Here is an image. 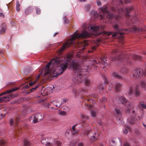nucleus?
Wrapping results in <instances>:
<instances>
[{
  "mask_svg": "<svg viewBox=\"0 0 146 146\" xmlns=\"http://www.w3.org/2000/svg\"><path fill=\"white\" fill-rule=\"evenodd\" d=\"M124 146H131L129 144L127 143H125Z\"/></svg>",
  "mask_w": 146,
  "mask_h": 146,
  "instance_id": "5fc2aeb1",
  "label": "nucleus"
},
{
  "mask_svg": "<svg viewBox=\"0 0 146 146\" xmlns=\"http://www.w3.org/2000/svg\"><path fill=\"white\" fill-rule=\"evenodd\" d=\"M78 146H83V145L82 143H80L78 144Z\"/></svg>",
  "mask_w": 146,
  "mask_h": 146,
  "instance_id": "603ef678",
  "label": "nucleus"
},
{
  "mask_svg": "<svg viewBox=\"0 0 146 146\" xmlns=\"http://www.w3.org/2000/svg\"><path fill=\"white\" fill-rule=\"evenodd\" d=\"M131 0H119L118 3L119 4H123L122 1H124V3H128L131 2Z\"/></svg>",
  "mask_w": 146,
  "mask_h": 146,
  "instance_id": "b1692460",
  "label": "nucleus"
},
{
  "mask_svg": "<svg viewBox=\"0 0 146 146\" xmlns=\"http://www.w3.org/2000/svg\"><path fill=\"white\" fill-rule=\"evenodd\" d=\"M24 143L25 146H30V143L29 141L27 139H25L24 141Z\"/></svg>",
  "mask_w": 146,
  "mask_h": 146,
  "instance_id": "c85d7f7f",
  "label": "nucleus"
},
{
  "mask_svg": "<svg viewBox=\"0 0 146 146\" xmlns=\"http://www.w3.org/2000/svg\"><path fill=\"white\" fill-rule=\"evenodd\" d=\"M58 113L60 115L64 116L66 115V112L64 111L59 110L58 111Z\"/></svg>",
  "mask_w": 146,
  "mask_h": 146,
  "instance_id": "7c9ffc66",
  "label": "nucleus"
},
{
  "mask_svg": "<svg viewBox=\"0 0 146 146\" xmlns=\"http://www.w3.org/2000/svg\"><path fill=\"white\" fill-rule=\"evenodd\" d=\"M73 56L72 54H68L62 58L52 60L42 70L44 75L48 74L50 77L54 78L60 74L67 68L68 62L72 59Z\"/></svg>",
  "mask_w": 146,
  "mask_h": 146,
  "instance_id": "f03ea898",
  "label": "nucleus"
},
{
  "mask_svg": "<svg viewBox=\"0 0 146 146\" xmlns=\"http://www.w3.org/2000/svg\"><path fill=\"white\" fill-rule=\"evenodd\" d=\"M128 121L130 123L133 124L136 123L137 119L136 117H131L128 118Z\"/></svg>",
  "mask_w": 146,
  "mask_h": 146,
  "instance_id": "2eb2a0df",
  "label": "nucleus"
},
{
  "mask_svg": "<svg viewBox=\"0 0 146 146\" xmlns=\"http://www.w3.org/2000/svg\"><path fill=\"white\" fill-rule=\"evenodd\" d=\"M118 51L117 50V49H115L113 50V52L114 53H117Z\"/></svg>",
  "mask_w": 146,
  "mask_h": 146,
  "instance_id": "864d4df0",
  "label": "nucleus"
},
{
  "mask_svg": "<svg viewBox=\"0 0 146 146\" xmlns=\"http://www.w3.org/2000/svg\"><path fill=\"white\" fill-rule=\"evenodd\" d=\"M99 135L98 133H94L93 135L91 136L90 138L92 140L95 141L98 138Z\"/></svg>",
  "mask_w": 146,
  "mask_h": 146,
  "instance_id": "aec40b11",
  "label": "nucleus"
},
{
  "mask_svg": "<svg viewBox=\"0 0 146 146\" xmlns=\"http://www.w3.org/2000/svg\"><path fill=\"white\" fill-rule=\"evenodd\" d=\"M71 92L74 95L75 98H77L78 96L81 97L82 96L85 95L87 91L84 88L80 89L78 91L77 89L74 88L72 89Z\"/></svg>",
  "mask_w": 146,
  "mask_h": 146,
  "instance_id": "9b49d317",
  "label": "nucleus"
},
{
  "mask_svg": "<svg viewBox=\"0 0 146 146\" xmlns=\"http://www.w3.org/2000/svg\"><path fill=\"white\" fill-rule=\"evenodd\" d=\"M98 10L99 13H98L96 11H93L90 12L91 15L100 20L104 19L105 17L109 20H112L113 19V15L107 10L106 6H104L98 8Z\"/></svg>",
  "mask_w": 146,
  "mask_h": 146,
  "instance_id": "20e7f679",
  "label": "nucleus"
},
{
  "mask_svg": "<svg viewBox=\"0 0 146 146\" xmlns=\"http://www.w3.org/2000/svg\"><path fill=\"white\" fill-rule=\"evenodd\" d=\"M133 58L134 60H141V59L142 57L139 55L135 54L133 56Z\"/></svg>",
  "mask_w": 146,
  "mask_h": 146,
  "instance_id": "a878e982",
  "label": "nucleus"
},
{
  "mask_svg": "<svg viewBox=\"0 0 146 146\" xmlns=\"http://www.w3.org/2000/svg\"><path fill=\"white\" fill-rule=\"evenodd\" d=\"M112 34V33L111 32H108L107 33V35H110Z\"/></svg>",
  "mask_w": 146,
  "mask_h": 146,
  "instance_id": "3c124183",
  "label": "nucleus"
},
{
  "mask_svg": "<svg viewBox=\"0 0 146 146\" xmlns=\"http://www.w3.org/2000/svg\"><path fill=\"white\" fill-rule=\"evenodd\" d=\"M5 142L3 140H0V146H5Z\"/></svg>",
  "mask_w": 146,
  "mask_h": 146,
  "instance_id": "f704fd0d",
  "label": "nucleus"
},
{
  "mask_svg": "<svg viewBox=\"0 0 146 146\" xmlns=\"http://www.w3.org/2000/svg\"><path fill=\"white\" fill-rule=\"evenodd\" d=\"M91 7V5L89 4H87L85 6V8L86 10H89Z\"/></svg>",
  "mask_w": 146,
  "mask_h": 146,
  "instance_id": "4c0bfd02",
  "label": "nucleus"
},
{
  "mask_svg": "<svg viewBox=\"0 0 146 146\" xmlns=\"http://www.w3.org/2000/svg\"><path fill=\"white\" fill-rule=\"evenodd\" d=\"M23 87L25 88H27L29 87V86L27 85H25Z\"/></svg>",
  "mask_w": 146,
  "mask_h": 146,
  "instance_id": "6e6d98bb",
  "label": "nucleus"
},
{
  "mask_svg": "<svg viewBox=\"0 0 146 146\" xmlns=\"http://www.w3.org/2000/svg\"><path fill=\"white\" fill-rule=\"evenodd\" d=\"M51 103L58 108L60 107L62 104V102L58 100L53 101L51 102Z\"/></svg>",
  "mask_w": 146,
  "mask_h": 146,
  "instance_id": "dca6fc26",
  "label": "nucleus"
},
{
  "mask_svg": "<svg viewBox=\"0 0 146 146\" xmlns=\"http://www.w3.org/2000/svg\"><path fill=\"white\" fill-rule=\"evenodd\" d=\"M143 125L144 127L146 129V125L144 124L143 123Z\"/></svg>",
  "mask_w": 146,
  "mask_h": 146,
  "instance_id": "e2e57ef3",
  "label": "nucleus"
},
{
  "mask_svg": "<svg viewBox=\"0 0 146 146\" xmlns=\"http://www.w3.org/2000/svg\"><path fill=\"white\" fill-rule=\"evenodd\" d=\"M19 121L17 119H16L15 121L13 119H11L10 120L9 124L11 126L13 125L17 126L19 127V125L17 124V122Z\"/></svg>",
  "mask_w": 146,
  "mask_h": 146,
  "instance_id": "f3484780",
  "label": "nucleus"
},
{
  "mask_svg": "<svg viewBox=\"0 0 146 146\" xmlns=\"http://www.w3.org/2000/svg\"><path fill=\"white\" fill-rule=\"evenodd\" d=\"M77 125V124H76L72 127V129L73 131L74 132V134L77 133L78 132V131H76L75 129V127Z\"/></svg>",
  "mask_w": 146,
  "mask_h": 146,
  "instance_id": "e433bc0d",
  "label": "nucleus"
},
{
  "mask_svg": "<svg viewBox=\"0 0 146 146\" xmlns=\"http://www.w3.org/2000/svg\"><path fill=\"white\" fill-rule=\"evenodd\" d=\"M101 61L102 62H101L100 61H99V63L102 64L105 66H106L107 65V63L105 62V61H107L106 60L104 59V58H101Z\"/></svg>",
  "mask_w": 146,
  "mask_h": 146,
  "instance_id": "393cba45",
  "label": "nucleus"
},
{
  "mask_svg": "<svg viewBox=\"0 0 146 146\" xmlns=\"http://www.w3.org/2000/svg\"><path fill=\"white\" fill-rule=\"evenodd\" d=\"M111 75L112 76L117 79H121L122 78V76L119 75L116 72H113L111 73Z\"/></svg>",
  "mask_w": 146,
  "mask_h": 146,
  "instance_id": "6ab92c4d",
  "label": "nucleus"
},
{
  "mask_svg": "<svg viewBox=\"0 0 146 146\" xmlns=\"http://www.w3.org/2000/svg\"><path fill=\"white\" fill-rule=\"evenodd\" d=\"M137 30L139 31H143V29L141 28H137L136 27H134L132 29L129 30V31L130 32H136Z\"/></svg>",
  "mask_w": 146,
  "mask_h": 146,
  "instance_id": "412c9836",
  "label": "nucleus"
},
{
  "mask_svg": "<svg viewBox=\"0 0 146 146\" xmlns=\"http://www.w3.org/2000/svg\"><path fill=\"white\" fill-rule=\"evenodd\" d=\"M83 27L84 30L80 34L77 33V32H75L72 35L70 36L67 41L64 43L60 49V52L70 45L74 44L75 40L76 39L88 37L90 36V35H98L102 34L99 31L103 29L102 27L95 25L91 26L86 24L83 25Z\"/></svg>",
  "mask_w": 146,
  "mask_h": 146,
  "instance_id": "7ed1b4c3",
  "label": "nucleus"
},
{
  "mask_svg": "<svg viewBox=\"0 0 146 146\" xmlns=\"http://www.w3.org/2000/svg\"><path fill=\"white\" fill-rule=\"evenodd\" d=\"M100 146H104V145L103 144H101L100 145Z\"/></svg>",
  "mask_w": 146,
  "mask_h": 146,
  "instance_id": "774afa93",
  "label": "nucleus"
},
{
  "mask_svg": "<svg viewBox=\"0 0 146 146\" xmlns=\"http://www.w3.org/2000/svg\"><path fill=\"white\" fill-rule=\"evenodd\" d=\"M63 19L64 21V24H67L68 23L69 20L66 17H64L63 18Z\"/></svg>",
  "mask_w": 146,
  "mask_h": 146,
  "instance_id": "58836bf2",
  "label": "nucleus"
},
{
  "mask_svg": "<svg viewBox=\"0 0 146 146\" xmlns=\"http://www.w3.org/2000/svg\"><path fill=\"white\" fill-rule=\"evenodd\" d=\"M86 0H79V1L80 2H84L86 1Z\"/></svg>",
  "mask_w": 146,
  "mask_h": 146,
  "instance_id": "0e129e2a",
  "label": "nucleus"
},
{
  "mask_svg": "<svg viewBox=\"0 0 146 146\" xmlns=\"http://www.w3.org/2000/svg\"><path fill=\"white\" fill-rule=\"evenodd\" d=\"M113 86L115 91H117L120 90L121 86V84L118 82H116L113 84H111L110 85L108 88L109 90H111V88L113 87Z\"/></svg>",
  "mask_w": 146,
  "mask_h": 146,
  "instance_id": "ddd939ff",
  "label": "nucleus"
},
{
  "mask_svg": "<svg viewBox=\"0 0 146 146\" xmlns=\"http://www.w3.org/2000/svg\"><path fill=\"white\" fill-rule=\"evenodd\" d=\"M0 32L1 33H5L7 30L6 25L5 24L3 23L1 26Z\"/></svg>",
  "mask_w": 146,
  "mask_h": 146,
  "instance_id": "a211bd4d",
  "label": "nucleus"
},
{
  "mask_svg": "<svg viewBox=\"0 0 146 146\" xmlns=\"http://www.w3.org/2000/svg\"><path fill=\"white\" fill-rule=\"evenodd\" d=\"M1 117H3L5 115V114H4V115H3V114H1Z\"/></svg>",
  "mask_w": 146,
  "mask_h": 146,
  "instance_id": "13d9d810",
  "label": "nucleus"
},
{
  "mask_svg": "<svg viewBox=\"0 0 146 146\" xmlns=\"http://www.w3.org/2000/svg\"><path fill=\"white\" fill-rule=\"evenodd\" d=\"M144 115V113L143 112H142L141 115L139 116L138 117L139 119L140 120V119H142Z\"/></svg>",
  "mask_w": 146,
  "mask_h": 146,
  "instance_id": "79ce46f5",
  "label": "nucleus"
},
{
  "mask_svg": "<svg viewBox=\"0 0 146 146\" xmlns=\"http://www.w3.org/2000/svg\"><path fill=\"white\" fill-rule=\"evenodd\" d=\"M20 5L19 4V3L18 1H17V5H16V10L17 11H20Z\"/></svg>",
  "mask_w": 146,
  "mask_h": 146,
  "instance_id": "72a5a7b5",
  "label": "nucleus"
},
{
  "mask_svg": "<svg viewBox=\"0 0 146 146\" xmlns=\"http://www.w3.org/2000/svg\"><path fill=\"white\" fill-rule=\"evenodd\" d=\"M96 3L98 6H99L101 5V3L99 0H96Z\"/></svg>",
  "mask_w": 146,
  "mask_h": 146,
  "instance_id": "49530a36",
  "label": "nucleus"
},
{
  "mask_svg": "<svg viewBox=\"0 0 146 146\" xmlns=\"http://www.w3.org/2000/svg\"><path fill=\"white\" fill-rule=\"evenodd\" d=\"M38 86V85H36V86H34V87H33L31 89V91H33L34 90H35L36 88H37Z\"/></svg>",
  "mask_w": 146,
  "mask_h": 146,
  "instance_id": "c03bdc74",
  "label": "nucleus"
},
{
  "mask_svg": "<svg viewBox=\"0 0 146 146\" xmlns=\"http://www.w3.org/2000/svg\"><path fill=\"white\" fill-rule=\"evenodd\" d=\"M48 138L43 139L41 140V143L46 146H54L55 145L60 146L61 145V143L58 141H55L54 140H52L50 142L48 141Z\"/></svg>",
  "mask_w": 146,
  "mask_h": 146,
  "instance_id": "9d476101",
  "label": "nucleus"
},
{
  "mask_svg": "<svg viewBox=\"0 0 146 146\" xmlns=\"http://www.w3.org/2000/svg\"><path fill=\"white\" fill-rule=\"evenodd\" d=\"M3 15V14L2 13H0V17H1Z\"/></svg>",
  "mask_w": 146,
  "mask_h": 146,
  "instance_id": "338daca9",
  "label": "nucleus"
},
{
  "mask_svg": "<svg viewBox=\"0 0 146 146\" xmlns=\"http://www.w3.org/2000/svg\"><path fill=\"white\" fill-rule=\"evenodd\" d=\"M19 89V87L14 88L12 89L9 90L4 92L0 94V96L6 94L14 92ZM13 97L12 95H10L7 96H4L3 97H0V102H6L9 101L10 99Z\"/></svg>",
  "mask_w": 146,
  "mask_h": 146,
  "instance_id": "0eeeda50",
  "label": "nucleus"
},
{
  "mask_svg": "<svg viewBox=\"0 0 146 146\" xmlns=\"http://www.w3.org/2000/svg\"><path fill=\"white\" fill-rule=\"evenodd\" d=\"M58 33H55L53 35L54 36H55Z\"/></svg>",
  "mask_w": 146,
  "mask_h": 146,
  "instance_id": "680f3d73",
  "label": "nucleus"
},
{
  "mask_svg": "<svg viewBox=\"0 0 146 146\" xmlns=\"http://www.w3.org/2000/svg\"><path fill=\"white\" fill-rule=\"evenodd\" d=\"M35 8L36 9V13L37 14H39L40 13V9L38 8H37L36 7H35Z\"/></svg>",
  "mask_w": 146,
  "mask_h": 146,
  "instance_id": "37998d69",
  "label": "nucleus"
},
{
  "mask_svg": "<svg viewBox=\"0 0 146 146\" xmlns=\"http://www.w3.org/2000/svg\"><path fill=\"white\" fill-rule=\"evenodd\" d=\"M141 88H144L146 90V81L144 80L141 81L139 84L134 87L133 86H129V93L130 95H133L136 97L139 96L140 92L139 90Z\"/></svg>",
  "mask_w": 146,
  "mask_h": 146,
  "instance_id": "39448f33",
  "label": "nucleus"
},
{
  "mask_svg": "<svg viewBox=\"0 0 146 146\" xmlns=\"http://www.w3.org/2000/svg\"><path fill=\"white\" fill-rule=\"evenodd\" d=\"M85 83L86 85V88H88V90L90 88H88L90 87V80L88 79H85Z\"/></svg>",
  "mask_w": 146,
  "mask_h": 146,
  "instance_id": "5701e85b",
  "label": "nucleus"
},
{
  "mask_svg": "<svg viewBox=\"0 0 146 146\" xmlns=\"http://www.w3.org/2000/svg\"><path fill=\"white\" fill-rule=\"evenodd\" d=\"M117 120L118 123L122 125L124 124V122L123 121L122 119H117Z\"/></svg>",
  "mask_w": 146,
  "mask_h": 146,
  "instance_id": "2f4dec72",
  "label": "nucleus"
},
{
  "mask_svg": "<svg viewBox=\"0 0 146 146\" xmlns=\"http://www.w3.org/2000/svg\"><path fill=\"white\" fill-rule=\"evenodd\" d=\"M98 88L99 90V91L100 92L101 91V90H102L103 89V87L102 86V85H98Z\"/></svg>",
  "mask_w": 146,
  "mask_h": 146,
  "instance_id": "ea45409f",
  "label": "nucleus"
},
{
  "mask_svg": "<svg viewBox=\"0 0 146 146\" xmlns=\"http://www.w3.org/2000/svg\"><path fill=\"white\" fill-rule=\"evenodd\" d=\"M112 26L113 29L116 32L112 35V36H117L118 34L120 35H121L124 33H127L126 31H128L127 29H122L121 27V25L120 23L118 21H116L112 24Z\"/></svg>",
  "mask_w": 146,
  "mask_h": 146,
  "instance_id": "423d86ee",
  "label": "nucleus"
},
{
  "mask_svg": "<svg viewBox=\"0 0 146 146\" xmlns=\"http://www.w3.org/2000/svg\"><path fill=\"white\" fill-rule=\"evenodd\" d=\"M88 45V43H87V42H85L83 43H79L78 45L80 46H83V47H84V46H87Z\"/></svg>",
  "mask_w": 146,
  "mask_h": 146,
  "instance_id": "473e14b6",
  "label": "nucleus"
},
{
  "mask_svg": "<svg viewBox=\"0 0 146 146\" xmlns=\"http://www.w3.org/2000/svg\"><path fill=\"white\" fill-rule=\"evenodd\" d=\"M119 100L123 106L128 108L129 109H131V108H133V105L130 104V102L124 96L120 97L119 98Z\"/></svg>",
  "mask_w": 146,
  "mask_h": 146,
  "instance_id": "f8f14e48",
  "label": "nucleus"
},
{
  "mask_svg": "<svg viewBox=\"0 0 146 146\" xmlns=\"http://www.w3.org/2000/svg\"><path fill=\"white\" fill-rule=\"evenodd\" d=\"M106 100V98H103V101H105Z\"/></svg>",
  "mask_w": 146,
  "mask_h": 146,
  "instance_id": "052dcab7",
  "label": "nucleus"
},
{
  "mask_svg": "<svg viewBox=\"0 0 146 146\" xmlns=\"http://www.w3.org/2000/svg\"><path fill=\"white\" fill-rule=\"evenodd\" d=\"M138 108H133V109L131 112L132 114L133 115H137V113Z\"/></svg>",
  "mask_w": 146,
  "mask_h": 146,
  "instance_id": "cd10ccee",
  "label": "nucleus"
},
{
  "mask_svg": "<svg viewBox=\"0 0 146 146\" xmlns=\"http://www.w3.org/2000/svg\"><path fill=\"white\" fill-rule=\"evenodd\" d=\"M145 69V71L143 72L141 68H139L133 70L132 72V76L131 77L134 79H139L143 75H146V65L144 66Z\"/></svg>",
  "mask_w": 146,
  "mask_h": 146,
  "instance_id": "6e6552de",
  "label": "nucleus"
},
{
  "mask_svg": "<svg viewBox=\"0 0 146 146\" xmlns=\"http://www.w3.org/2000/svg\"><path fill=\"white\" fill-rule=\"evenodd\" d=\"M117 59H119L120 62L122 63L123 64V62L126 60V59L122 58V57L121 56L118 57V58H117Z\"/></svg>",
  "mask_w": 146,
  "mask_h": 146,
  "instance_id": "bb28decb",
  "label": "nucleus"
},
{
  "mask_svg": "<svg viewBox=\"0 0 146 146\" xmlns=\"http://www.w3.org/2000/svg\"><path fill=\"white\" fill-rule=\"evenodd\" d=\"M32 117H33V121L35 123L42 120L43 118V116L39 113L36 114L35 115H33Z\"/></svg>",
  "mask_w": 146,
  "mask_h": 146,
  "instance_id": "4468645a",
  "label": "nucleus"
},
{
  "mask_svg": "<svg viewBox=\"0 0 146 146\" xmlns=\"http://www.w3.org/2000/svg\"><path fill=\"white\" fill-rule=\"evenodd\" d=\"M121 73L125 74L127 72V69L125 68H122L121 70Z\"/></svg>",
  "mask_w": 146,
  "mask_h": 146,
  "instance_id": "a19ab883",
  "label": "nucleus"
},
{
  "mask_svg": "<svg viewBox=\"0 0 146 146\" xmlns=\"http://www.w3.org/2000/svg\"><path fill=\"white\" fill-rule=\"evenodd\" d=\"M140 104H141V106L142 107H143V108L146 109V104H145L141 103V102H140Z\"/></svg>",
  "mask_w": 146,
  "mask_h": 146,
  "instance_id": "de8ad7c7",
  "label": "nucleus"
},
{
  "mask_svg": "<svg viewBox=\"0 0 146 146\" xmlns=\"http://www.w3.org/2000/svg\"><path fill=\"white\" fill-rule=\"evenodd\" d=\"M92 49L93 50H95L96 49V46H95L93 47H92Z\"/></svg>",
  "mask_w": 146,
  "mask_h": 146,
  "instance_id": "bf43d9fd",
  "label": "nucleus"
},
{
  "mask_svg": "<svg viewBox=\"0 0 146 146\" xmlns=\"http://www.w3.org/2000/svg\"><path fill=\"white\" fill-rule=\"evenodd\" d=\"M114 16L116 19H118L119 18V17H120L119 16H116V15H115Z\"/></svg>",
  "mask_w": 146,
  "mask_h": 146,
  "instance_id": "4d7b16f0",
  "label": "nucleus"
},
{
  "mask_svg": "<svg viewBox=\"0 0 146 146\" xmlns=\"http://www.w3.org/2000/svg\"><path fill=\"white\" fill-rule=\"evenodd\" d=\"M91 114L92 117H94L96 116V112L92 110L91 111Z\"/></svg>",
  "mask_w": 146,
  "mask_h": 146,
  "instance_id": "c9c22d12",
  "label": "nucleus"
},
{
  "mask_svg": "<svg viewBox=\"0 0 146 146\" xmlns=\"http://www.w3.org/2000/svg\"><path fill=\"white\" fill-rule=\"evenodd\" d=\"M80 60H73L70 63V67L75 71L73 77V82L79 84L88 76V71L92 67L95 68L98 64L97 61L87 57L80 58Z\"/></svg>",
  "mask_w": 146,
  "mask_h": 146,
  "instance_id": "f257e3e1",
  "label": "nucleus"
},
{
  "mask_svg": "<svg viewBox=\"0 0 146 146\" xmlns=\"http://www.w3.org/2000/svg\"><path fill=\"white\" fill-rule=\"evenodd\" d=\"M99 124L100 125H102V122H101V121H100L99 122Z\"/></svg>",
  "mask_w": 146,
  "mask_h": 146,
  "instance_id": "69168bd1",
  "label": "nucleus"
},
{
  "mask_svg": "<svg viewBox=\"0 0 146 146\" xmlns=\"http://www.w3.org/2000/svg\"><path fill=\"white\" fill-rule=\"evenodd\" d=\"M128 132V130L126 129H124L123 130V133L124 134H126Z\"/></svg>",
  "mask_w": 146,
  "mask_h": 146,
  "instance_id": "a18cd8bd",
  "label": "nucleus"
},
{
  "mask_svg": "<svg viewBox=\"0 0 146 146\" xmlns=\"http://www.w3.org/2000/svg\"><path fill=\"white\" fill-rule=\"evenodd\" d=\"M134 9L133 7L131 6L129 7L123 9H117L113 7L112 10L117 12L120 14H124L126 16H129V13L133 11Z\"/></svg>",
  "mask_w": 146,
  "mask_h": 146,
  "instance_id": "1a4fd4ad",
  "label": "nucleus"
},
{
  "mask_svg": "<svg viewBox=\"0 0 146 146\" xmlns=\"http://www.w3.org/2000/svg\"><path fill=\"white\" fill-rule=\"evenodd\" d=\"M36 82L35 81H34L33 82H31L30 83H29V86H32L34 85Z\"/></svg>",
  "mask_w": 146,
  "mask_h": 146,
  "instance_id": "09e8293b",
  "label": "nucleus"
},
{
  "mask_svg": "<svg viewBox=\"0 0 146 146\" xmlns=\"http://www.w3.org/2000/svg\"><path fill=\"white\" fill-rule=\"evenodd\" d=\"M115 112L118 115H120L121 113V112L117 108H115Z\"/></svg>",
  "mask_w": 146,
  "mask_h": 146,
  "instance_id": "c756f323",
  "label": "nucleus"
},
{
  "mask_svg": "<svg viewBox=\"0 0 146 146\" xmlns=\"http://www.w3.org/2000/svg\"><path fill=\"white\" fill-rule=\"evenodd\" d=\"M109 83L108 81L106 79L104 80V84L105 85H107Z\"/></svg>",
  "mask_w": 146,
  "mask_h": 146,
  "instance_id": "8fccbe9b",
  "label": "nucleus"
},
{
  "mask_svg": "<svg viewBox=\"0 0 146 146\" xmlns=\"http://www.w3.org/2000/svg\"><path fill=\"white\" fill-rule=\"evenodd\" d=\"M33 11V9L32 7H29L28 8V9H26L25 11V14L27 15L31 13Z\"/></svg>",
  "mask_w": 146,
  "mask_h": 146,
  "instance_id": "4be33fe9",
  "label": "nucleus"
}]
</instances>
